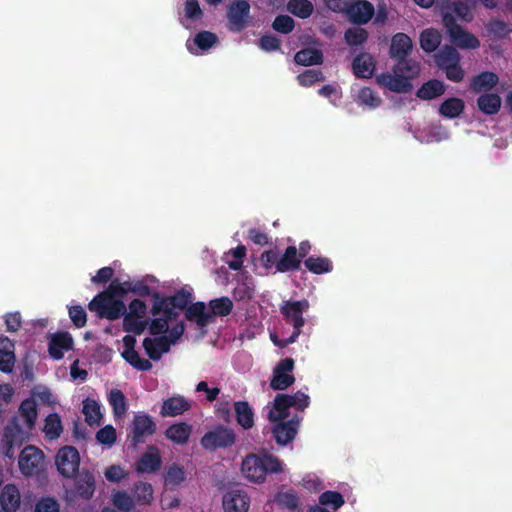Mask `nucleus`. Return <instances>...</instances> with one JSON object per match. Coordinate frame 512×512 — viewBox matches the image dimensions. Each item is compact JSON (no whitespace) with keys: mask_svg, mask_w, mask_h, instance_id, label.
I'll list each match as a JSON object with an SVG mask.
<instances>
[{"mask_svg":"<svg viewBox=\"0 0 512 512\" xmlns=\"http://www.w3.org/2000/svg\"><path fill=\"white\" fill-rule=\"evenodd\" d=\"M287 9L294 16L306 19L313 14L314 6L310 0H289Z\"/></svg>","mask_w":512,"mask_h":512,"instance_id":"nucleus-44","label":"nucleus"},{"mask_svg":"<svg viewBox=\"0 0 512 512\" xmlns=\"http://www.w3.org/2000/svg\"><path fill=\"white\" fill-rule=\"evenodd\" d=\"M75 489L79 497L83 499H90L95 491V477L89 471H82L78 473L75 478Z\"/></svg>","mask_w":512,"mask_h":512,"instance_id":"nucleus-29","label":"nucleus"},{"mask_svg":"<svg viewBox=\"0 0 512 512\" xmlns=\"http://www.w3.org/2000/svg\"><path fill=\"white\" fill-rule=\"evenodd\" d=\"M147 312V305L140 299H133L128 306L123 317V330L135 335L142 334L148 326V321L144 319Z\"/></svg>","mask_w":512,"mask_h":512,"instance_id":"nucleus-8","label":"nucleus"},{"mask_svg":"<svg viewBox=\"0 0 512 512\" xmlns=\"http://www.w3.org/2000/svg\"><path fill=\"white\" fill-rule=\"evenodd\" d=\"M185 480L184 469L176 464L171 465L166 472L165 481L171 485H179Z\"/></svg>","mask_w":512,"mask_h":512,"instance_id":"nucleus-61","label":"nucleus"},{"mask_svg":"<svg viewBox=\"0 0 512 512\" xmlns=\"http://www.w3.org/2000/svg\"><path fill=\"white\" fill-rule=\"evenodd\" d=\"M14 344L6 336H0V371L12 372L15 364Z\"/></svg>","mask_w":512,"mask_h":512,"instance_id":"nucleus-26","label":"nucleus"},{"mask_svg":"<svg viewBox=\"0 0 512 512\" xmlns=\"http://www.w3.org/2000/svg\"><path fill=\"white\" fill-rule=\"evenodd\" d=\"M475 5L476 0H468L466 2L457 0L452 3L454 13L465 22L473 20L472 9Z\"/></svg>","mask_w":512,"mask_h":512,"instance_id":"nucleus-53","label":"nucleus"},{"mask_svg":"<svg viewBox=\"0 0 512 512\" xmlns=\"http://www.w3.org/2000/svg\"><path fill=\"white\" fill-rule=\"evenodd\" d=\"M134 499L138 504L148 505L153 499V488L150 483L138 482L133 488Z\"/></svg>","mask_w":512,"mask_h":512,"instance_id":"nucleus-50","label":"nucleus"},{"mask_svg":"<svg viewBox=\"0 0 512 512\" xmlns=\"http://www.w3.org/2000/svg\"><path fill=\"white\" fill-rule=\"evenodd\" d=\"M276 501L279 505L290 511H295L299 507V497L296 493L291 491L279 493L276 497Z\"/></svg>","mask_w":512,"mask_h":512,"instance_id":"nucleus-58","label":"nucleus"},{"mask_svg":"<svg viewBox=\"0 0 512 512\" xmlns=\"http://www.w3.org/2000/svg\"><path fill=\"white\" fill-rule=\"evenodd\" d=\"M160 314H163V316L160 318H154L148 326L151 335L156 336L166 333L168 331L169 321L176 319V314L171 313L170 310H161Z\"/></svg>","mask_w":512,"mask_h":512,"instance_id":"nucleus-43","label":"nucleus"},{"mask_svg":"<svg viewBox=\"0 0 512 512\" xmlns=\"http://www.w3.org/2000/svg\"><path fill=\"white\" fill-rule=\"evenodd\" d=\"M309 404V396L301 391H297L293 395L277 394L274 399L273 410L269 412L268 419L270 422H275L279 419H287L290 415V408L293 407L298 411H304Z\"/></svg>","mask_w":512,"mask_h":512,"instance_id":"nucleus-5","label":"nucleus"},{"mask_svg":"<svg viewBox=\"0 0 512 512\" xmlns=\"http://www.w3.org/2000/svg\"><path fill=\"white\" fill-rule=\"evenodd\" d=\"M369 38V33L362 27H351L344 32V41L351 48L362 46Z\"/></svg>","mask_w":512,"mask_h":512,"instance_id":"nucleus-42","label":"nucleus"},{"mask_svg":"<svg viewBox=\"0 0 512 512\" xmlns=\"http://www.w3.org/2000/svg\"><path fill=\"white\" fill-rule=\"evenodd\" d=\"M121 355L126 362L139 371L152 369V363L148 359L141 358L135 349H124Z\"/></svg>","mask_w":512,"mask_h":512,"instance_id":"nucleus-48","label":"nucleus"},{"mask_svg":"<svg viewBox=\"0 0 512 512\" xmlns=\"http://www.w3.org/2000/svg\"><path fill=\"white\" fill-rule=\"evenodd\" d=\"M60 506L54 498L46 497L40 499L35 507V512H59Z\"/></svg>","mask_w":512,"mask_h":512,"instance_id":"nucleus-64","label":"nucleus"},{"mask_svg":"<svg viewBox=\"0 0 512 512\" xmlns=\"http://www.w3.org/2000/svg\"><path fill=\"white\" fill-rule=\"evenodd\" d=\"M420 47L426 53H432L438 49L441 44V34L438 30L429 28L420 34Z\"/></svg>","mask_w":512,"mask_h":512,"instance_id":"nucleus-38","label":"nucleus"},{"mask_svg":"<svg viewBox=\"0 0 512 512\" xmlns=\"http://www.w3.org/2000/svg\"><path fill=\"white\" fill-rule=\"evenodd\" d=\"M464 109L465 103L462 99L450 97L442 102L439 107V113L445 118L453 119L462 114Z\"/></svg>","mask_w":512,"mask_h":512,"instance_id":"nucleus-39","label":"nucleus"},{"mask_svg":"<svg viewBox=\"0 0 512 512\" xmlns=\"http://www.w3.org/2000/svg\"><path fill=\"white\" fill-rule=\"evenodd\" d=\"M27 433L20 425L18 416H12L1 433L0 447L5 457L13 459L15 447L22 446L27 440Z\"/></svg>","mask_w":512,"mask_h":512,"instance_id":"nucleus-7","label":"nucleus"},{"mask_svg":"<svg viewBox=\"0 0 512 512\" xmlns=\"http://www.w3.org/2000/svg\"><path fill=\"white\" fill-rule=\"evenodd\" d=\"M442 24L446 29L450 42L455 48L477 49L480 47L479 39L471 32L457 23L455 16L450 12L442 13Z\"/></svg>","mask_w":512,"mask_h":512,"instance_id":"nucleus-4","label":"nucleus"},{"mask_svg":"<svg viewBox=\"0 0 512 512\" xmlns=\"http://www.w3.org/2000/svg\"><path fill=\"white\" fill-rule=\"evenodd\" d=\"M485 29L490 36L506 38L512 32V24L500 19H491L486 23Z\"/></svg>","mask_w":512,"mask_h":512,"instance_id":"nucleus-49","label":"nucleus"},{"mask_svg":"<svg viewBox=\"0 0 512 512\" xmlns=\"http://www.w3.org/2000/svg\"><path fill=\"white\" fill-rule=\"evenodd\" d=\"M154 452L144 453L136 462L135 469L138 473H152L160 469L162 461L156 448L150 447Z\"/></svg>","mask_w":512,"mask_h":512,"instance_id":"nucleus-30","label":"nucleus"},{"mask_svg":"<svg viewBox=\"0 0 512 512\" xmlns=\"http://www.w3.org/2000/svg\"><path fill=\"white\" fill-rule=\"evenodd\" d=\"M376 82L379 86L396 93H408L413 88L412 82L407 81L406 77L398 73H381L376 76Z\"/></svg>","mask_w":512,"mask_h":512,"instance_id":"nucleus-18","label":"nucleus"},{"mask_svg":"<svg viewBox=\"0 0 512 512\" xmlns=\"http://www.w3.org/2000/svg\"><path fill=\"white\" fill-rule=\"evenodd\" d=\"M374 14V6L367 0L350 1L345 12V16L349 22L357 26L369 23L370 20L374 17Z\"/></svg>","mask_w":512,"mask_h":512,"instance_id":"nucleus-14","label":"nucleus"},{"mask_svg":"<svg viewBox=\"0 0 512 512\" xmlns=\"http://www.w3.org/2000/svg\"><path fill=\"white\" fill-rule=\"evenodd\" d=\"M361 104L376 108L381 104V98L369 87H363L358 94Z\"/></svg>","mask_w":512,"mask_h":512,"instance_id":"nucleus-59","label":"nucleus"},{"mask_svg":"<svg viewBox=\"0 0 512 512\" xmlns=\"http://www.w3.org/2000/svg\"><path fill=\"white\" fill-rule=\"evenodd\" d=\"M184 13L187 19L196 21L202 18L203 11L198 0H185Z\"/></svg>","mask_w":512,"mask_h":512,"instance_id":"nucleus-63","label":"nucleus"},{"mask_svg":"<svg viewBox=\"0 0 512 512\" xmlns=\"http://www.w3.org/2000/svg\"><path fill=\"white\" fill-rule=\"evenodd\" d=\"M0 506L4 512H14L20 506V492L16 485L6 484L0 493Z\"/></svg>","mask_w":512,"mask_h":512,"instance_id":"nucleus-28","label":"nucleus"},{"mask_svg":"<svg viewBox=\"0 0 512 512\" xmlns=\"http://www.w3.org/2000/svg\"><path fill=\"white\" fill-rule=\"evenodd\" d=\"M272 28L279 33L289 34L295 28V21L288 15H278L275 17Z\"/></svg>","mask_w":512,"mask_h":512,"instance_id":"nucleus-57","label":"nucleus"},{"mask_svg":"<svg viewBox=\"0 0 512 512\" xmlns=\"http://www.w3.org/2000/svg\"><path fill=\"white\" fill-rule=\"evenodd\" d=\"M445 93V85L438 79H431L423 83L417 90L416 96L422 100H432Z\"/></svg>","mask_w":512,"mask_h":512,"instance_id":"nucleus-36","label":"nucleus"},{"mask_svg":"<svg viewBox=\"0 0 512 512\" xmlns=\"http://www.w3.org/2000/svg\"><path fill=\"white\" fill-rule=\"evenodd\" d=\"M185 318L195 322L199 327H205L212 322V314L206 309L204 302L198 301L191 304L185 311Z\"/></svg>","mask_w":512,"mask_h":512,"instance_id":"nucleus-27","label":"nucleus"},{"mask_svg":"<svg viewBox=\"0 0 512 512\" xmlns=\"http://www.w3.org/2000/svg\"><path fill=\"white\" fill-rule=\"evenodd\" d=\"M305 268L313 274L329 273L333 269L332 261L327 257L309 256L304 261Z\"/></svg>","mask_w":512,"mask_h":512,"instance_id":"nucleus-40","label":"nucleus"},{"mask_svg":"<svg viewBox=\"0 0 512 512\" xmlns=\"http://www.w3.org/2000/svg\"><path fill=\"white\" fill-rule=\"evenodd\" d=\"M191 403L181 395L165 399L162 403L160 415L162 417H176L190 410Z\"/></svg>","mask_w":512,"mask_h":512,"instance_id":"nucleus-22","label":"nucleus"},{"mask_svg":"<svg viewBox=\"0 0 512 512\" xmlns=\"http://www.w3.org/2000/svg\"><path fill=\"white\" fill-rule=\"evenodd\" d=\"M118 292L114 286H108L89 302V311L95 313L99 319L115 321L121 318L126 312V305L114 294Z\"/></svg>","mask_w":512,"mask_h":512,"instance_id":"nucleus-2","label":"nucleus"},{"mask_svg":"<svg viewBox=\"0 0 512 512\" xmlns=\"http://www.w3.org/2000/svg\"><path fill=\"white\" fill-rule=\"evenodd\" d=\"M43 431L46 437L50 440H55L60 437L63 426L60 416L57 413H50L45 418Z\"/></svg>","mask_w":512,"mask_h":512,"instance_id":"nucleus-45","label":"nucleus"},{"mask_svg":"<svg viewBox=\"0 0 512 512\" xmlns=\"http://www.w3.org/2000/svg\"><path fill=\"white\" fill-rule=\"evenodd\" d=\"M116 438V430L112 425H106L96 433V440L104 445H113L116 441Z\"/></svg>","mask_w":512,"mask_h":512,"instance_id":"nucleus-60","label":"nucleus"},{"mask_svg":"<svg viewBox=\"0 0 512 512\" xmlns=\"http://www.w3.org/2000/svg\"><path fill=\"white\" fill-rule=\"evenodd\" d=\"M309 308L310 303L307 299L286 300L282 302L280 306V312L286 323L292 325L293 332L287 339L282 341H276V339L273 337L272 340L276 345L283 348L297 340L302 332V327L305 324L303 314L307 312Z\"/></svg>","mask_w":512,"mask_h":512,"instance_id":"nucleus-3","label":"nucleus"},{"mask_svg":"<svg viewBox=\"0 0 512 512\" xmlns=\"http://www.w3.org/2000/svg\"><path fill=\"white\" fill-rule=\"evenodd\" d=\"M153 305L151 308V314L157 316L161 313V310H170L171 313L176 314V318L179 316V312L183 311L190 306L189 303L192 300V294L181 288L177 290L172 296H163L159 292H153Z\"/></svg>","mask_w":512,"mask_h":512,"instance_id":"nucleus-6","label":"nucleus"},{"mask_svg":"<svg viewBox=\"0 0 512 512\" xmlns=\"http://www.w3.org/2000/svg\"><path fill=\"white\" fill-rule=\"evenodd\" d=\"M397 63L393 67V73H398L410 81L416 78L420 73V65L417 61L407 57L396 60Z\"/></svg>","mask_w":512,"mask_h":512,"instance_id":"nucleus-37","label":"nucleus"},{"mask_svg":"<svg viewBox=\"0 0 512 512\" xmlns=\"http://www.w3.org/2000/svg\"><path fill=\"white\" fill-rule=\"evenodd\" d=\"M236 442V435L233 429L222 425L216 426L213 430L206 432L201 438V445L209 451H216L220 448H229Z\"/></svg>","mask_w":512,"mask_h":512,"instance_id":"nucleus-9","label":"nucleus"},{"mask_svg":"<svg viewBox=\"0 0 512 512\" xmlns=\"http://www.w3.org/2000/svg\"><path fill=\"white\" fill-rule=\"evenodd\" d=\"M73 347V339L68 332H57L52 335L49 342V355L55 360H60L64 356L65 351L71 350Z\"/></svg>","mask_w":512,"mask_h":512,"instance_id":"nucleus-21","label":"nucleus"},{"mask_svg":"<svg viewBox=\"0 0 512 512\" xmlns=\"http://www.w3.org/2000/svg\"><path fill=\"white\" fill-rule=\"evenodd\" d=\"M82 412L85 416V421L90 425H99L101 420L100 406L97 401L91 398H86L83 401Z\"/></svg>","mask_w":512,"mask_h":512,"instance_id":"nucleus-46","label":"nucleus"},{"mask_svg":"<svg viewBox=\"0 0 512 512\" xmlns=\"http://www.w3.org/2000/svg\"><path fill=\"white\" fill-rule=\"evenodd\" d=\"M69 317L77 328H82L87 323V313L80 305L69 307Z\"/></svg>","mask_w":512,"mask_h":512,"instance_id":"nucleus-62","label":"nucleus"},{"mask_svg":"<svg viewBox=\"0 0 512 512\" xmlns=\"http://www.w3.org/2000/svg\"><path fill=\"white\" fill-rule=\"evenodd\" d=\"M499 82V77L492 71H483L472 77L470 89L474 93H481L492 90Z\"/></svg>","mask_w":512,"mask_h":512,"instance_id":"nucleus-25","label":"nucleus"},{"mask_svg":"<svg viewBox=\"0 0 512 512\" xmlns=\"http://www.w3.org/2000/svg\"><path fill=\"white\" fill-rule=\"evenodd\" d=\"M222 505L224 512H248L250 498L244 490L232 489L224 494Z\"/></svg>","mask_w":512,"mask_h":512,"instance_id":"nucleus-17","label":"nucleus"},{"mask_svg":"<svg viewBox=\"0 0 512 512\" xmlns=\"http://www.w3.org/2000/svg\"><path fill=\"white\" fill-rule=\"evenodd\" d=\"M319 503L322 506H329L336 511L344 505L345 500L340 492L327 490L319 496Z\"/></svg>","mask_w":512,"mask_h":512,"instance_id":"nucleus-52","label":"nucleus"},{"mask_svg":"<svg viewBox=\"0 0 512 512\" xmlns=\"http://www.w3.org/2000/svg\"><path fill=\"white\" fill-rule=\"evenodd\" d=\"M157 426L153 418L147 413H138L134 415L132 425L130 445L133 448L145 443V439L156 432Z\"/></svg>","mask_w":512,"mask_h":512,"instance_id":"nucleus-11","label":"nucleus"},{"mask_svg":"<svg viewBox=\"0 0 512 512\" xmlns=\"http://www.w3.org/2000/svg\"><path fill=\"white\" fill-rule=\"evenodd\" d=\"M250 3L248 0H235L227 8L228 28L239 33L250 23Z\"/></svg>","mask_w":512,"mask_h":512,"instance_id":"nucleus-10","label":"nucleus"},{"mask_svg":"<svg viewBox=\"0 0 512 512\" xmlns=\"http://www.w3.org/2000/svg\"><path fill=\"white\" fill-rule=\"evenodd\" d=\"M241 470L249 481L262 483L267 474L282 472L283 468L278 457L263 450L258 454L246 455L242 461Z\"/></svg>","mask_w":512,"mask_h":512,"instance_id":"nucleus-1","label":"nucleus"},{"mask_svg":"<svg viewBox=\"0 0 512 512\" xmlns=\"http://www.w3.org/2000/svg\"><path fill=\"white\" fill-rule=\"evenodd\" d=\"M413 49L411 38L402 32L396 33L391 39L389 56L391 59L399 60L409 57Z\"/></svg>","mask_w":512,"mask_h":512,"instance_id":"nucleus-20","label":"nucleus"},{"mask_svg":"<svg viewBox=\"0 0 512 512\" xmlns=\"http://www.w3.org/2000/svg\"><path fill=\"white\" fill-rule=\"evenodd\" d=\"M43 459V452L35 446L25 447L19 456V469L25 476H31L37 473L39 465Z\"/></svg>","mask_w":512,"mask_h":512,"instance_id":"nucleus-16","label":"nucleus"},{"mask_svg":"<svg viewBox=\"0 0 512 512\" xmlns=\"http://www.w3.org/2000/svg\"><path fill=\"white\" fill-rule=\"evenodd\" d=\"M323 61V52L316 48H303L294 55V62L301 66L321 65Z\"/></svg>","mask_w":512,"mask_h":512,"instance_id":"nucleus-34","label":"nucleus"},{"mask_svg":"<svg viewBox=\"0 0 512 512\" xmlns=\"http://www.w3.org/2000/svg\"><path fill=\"white\" fill-rule=\"evenodd\" d=\"M298 256L299 255L296 246H287L283 254L281 256L279 255L277 262V272L286 273L300 270L302 262Z\"/></svg>","mask_w":512,"mask_h":512,"instance_id":"nucleus-24","label":"nucleus"},{"mask_svg":"<svg viewBox=\"0 0 512 512\" xmlns=\"http://www.w3.org/2000/svg\"><path fill=\"white\" fill-rule=\"evenodd\" d=\"M171 345L168 337L162 335L159 337H146L143 340V348L151 360L159 361L163 354L168 353Z\"/></svg>","mask_w":512,"mask_h":512,"instance_id":"nucleus-23","label":"nucleus"},{"mask_svg":"<svg viewBox=\"0 0 512 512\" xmlns=\"http://www.w3.org/2000/svg\"><path fill=\"white\" fill-rule=\"evenodd\" d=\"M113 504L123 512H130L134 509L135 501L126 491H118L113 496Z\"/></svg>","mask_w":512,"mask_h":512,"instance_id":"nucleus-56","label":"nucleus"},{"mask_svg":"<svg viewBox=\"0 0 512 512\" xmlns=\"http://www.w3.org/2000/svg\"><path fill=\"white\" fill-rule=\"evenodd\" d=\"M299 84L303 87H310L316 82L325 80L323 72L319 69H308L297 76Z\"/></svg>","mask_w":512,"mask_h":512,"instance_id":"nucleus-54","label":"nucleus"},{"mask_svg":"<svg viewBox=\"0 0 512 512\" xmlns=\"http://www.w3.org/2000/svg\"><path fill=\"white\" fill-rule=\"evenodd\" d=\"M478 109L485 115H495L501 108V97L496 93H483L477 98Z\"/></svg>","mask_w":512,"mask_h":512,"instance_id":"nucleus-35","label":"nucleus"},{"mask_svg":"<svg viewBox=\"0 0 512 512\" xmlns=\"http://www.w3.org/2000/svg\"><path fill=\"white\" fill-rule=\"evenodd\" d=\"M210 314L212 319L215 316L224 317L229 315L233 310V302L229 297L223 296L209 301Z\"/></svg>","mask_w":512,"mask_h":512,"instance_id":"nucleus-47","label":"nucleus"},{"mask_svg":"<svg viewBox=\"0 0 512 512\" xmlns=\"http://www.w3.org/2000/svg\"><path fill=\"white\" fill-rule=\"evenodd\" d=\"M375 67V58L368 52H360L352 61V70L356 78H371L375 71Z\"/></svg>","mask_w":512,"mask_h":512,"instance_id":"nucleus-19","label":"nucleus"},{"mask_svg":"<svg viewBox=\"0 0 512 512\" xmlns=\"http://www.w3.org/2000/svg\"><path fill=\"white\" fill-rule=\"evenodd\" d=\"M192 433V426L186 422H177L170 425L166 431L165 436L173 443L184 445L189 441Z\"/></svg>","mask_w":512,"mask_h":512,"instance_id":"nucleus-31","label":"nucleus"},{"mask_svg":"<svg viewBox=\"0 0 512 512\" xmlns=\"http://www.w3.org/2000/svg\"><path fill=\"white\" fill-rule=\"evenodd\" d=\"M295 362L292 358L281 359L273 370V377L270 380V387L274 391L285 390L295 382L292 372Z\"/></svg>","mask_w":512,"mask_h":512,"instance_id":"nucleus-13","label":"nucleus"},{"mask_svg":"<svg viewBox=\"0 0 512 512\" xmlns=\"http://www.w3.org/2000/svg\"><path fill=\"white\" fill-rule=\"evenodd\" d=\"M236 421L244 430L254 426V411L247 401L234 402Z\"/></svg>","mask_w":512,"mask_h":512,"instance_id":"nucleus-32","label":"nucleus"},{"mask_svg":"<svg viewBox=\"0 0 512 512\" xmlns=\"http://www.w3.org/2000/svg\"><path fill=\"white\" fill-rule=\"evenodd\" d=\"M108 401L115 416H121L126 412V397L120 389H112L109 393Z\"/></svg>","mask_w":512,"mask_h":512,"instance_id":"nucleus-51","label":"nucleus"},{"mask_svg":"<svg viewBox=\"0 0 512 512\" xmlns=\"http://www.w3.org/2000/svg\"><path fill=\"white\" fill-rule=\"evenodd\" d=\"M301 420L302 417L297 415L293 416L289 420H276L274 422L276 424L273 428V437L277 444L284 446L292 442L297 435Z\"/></svg>","mask_w":512,"mask_h":512,"instance_id":"nucleus-15","label":"nucleus"},{"mask_svg":"<svg viewBox=\"0 0 512 512\" xmlns=\"http://www.w3.org/2000/svg\"><path fill=\"white\" fill-rule=\"evenodd\" d=\"M434 60L439 69H443L448 65L456 64L461 61V55L452 45H443L434 55Z\"/></svg>","mask_w":512,"mask_h":512,"instance_id":"nucleus-33","label":"nucleus"},{"mask_svg":"<svg viewBox=\"0 0 512 512\" xmlns=\"http://www.w3.org/2000/svg\"><path fill=\"white\" fill-rule=\"evenodd\" d=\"M19 413L24 418L27 428L31 430L38 416L36 401L33 398L24 399L19 406Z\"/></svg>","mask_w":512,"mask_h":512,"instance_id":"nucleus-41","label":"nucleus"},{"mask_svg":"<svg viewBox=\"0 0 512 512\" xmlns=\"http://www.w3.org/2000/svg\"><path fill=\"white\" fill-rule=\"evenodd\" d=\"M55 464L59 473L66 478H73L79 471L80 455L73 446H64L59 449Z\"/></svg>","mask_w":512,"mask_h":512,"instance_id":"nucleus-12","label":"nucleus"},{"mask_svg":"<svg viewBox=\"0 0 512 512\" xmlns=\"http://www.w3.org/2000/svg\"><path fill=\"white\" fill-rule=\"evenodd\" d=\"M217 42V35L210 31H200L194 37V44L203 51L210 49Z\"/></svg>","mask_w":512,"mask_h":512,"instance_id":"nucleus-55","label":"nucleus"}]
</instances>
